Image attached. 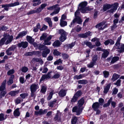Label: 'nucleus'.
<instances>
[{
    "label": "nucleus",
    "instance_id": "obj_1",
    "mask_svg": "<svg viewBox=\"0 0 124 124\" xmlns=\"http://www.w3.org/2000/svg\"><path fill=\"white\" fill-rule=\"evenodd\" d=\"M84 103V100L82 98L78 101L77 106L74 107L73 108L72 111L76 112L77 115H79L82 112L84 107L83 105Z\"/></svg>",
    "mask_w": 124,
    "mask_h": 124
},
{
    "label": "nucleus",
    "instance_id": "obj_2",
    "mask_svg": "<svg viewBox=\"0 0 124 124\" xmlns=\"http://www.w3.org/2000/svg\"><path fill=\"white\" fill-rule=\"evenodd\" d=\"M87 3L86 1H83L81 2L79 4L78 9L82 13H86L92 10V8L89 7H86Z\"/></svg>",
    "mask_w": 124,
    "mask_h": 124
},
{
    "label": "nucleus",
    "instance_id": "obj_3",
    "mask_svg": "<svg viewBox=\"0 0 124 124\" xmlns=\"http://www.w3.org/2000/svg\"><path fill=\"white\" fill-rule=\"evenodd\" d=\"M59 6L58 4H56L55 5L52 6L47 8V9L49 10H52L53 9L55 10V11L50 14L52 16H53L55 14H57L59 12L60 8L59 7Z\"/></svg>",
    "mask_w": 124,
    "mask_h": 124
},
{
    "label": "nucleus",
    "instance_id": "obj_4",
    "mask_svg": "<svg viewBox=\"0 0 124 124\" xmlns=\"http://www.w3.org/2000/svg\"><path fill=\"white\" fill-rule=\"evenodd\" d=\"M58 32L61 35L60 38V40L62 42L63 41L66 39V32L63 29H60L59 30Z\"/></svg>",
    "mask_w": 124,
    "mask_h": 124
},
{
    "label": "nucleus",
    "instance_id": "obj_5",
    "mask_svg": "<svg viewBox=\"0 0 124 124\" xmlns=\"http://www.w3.org/2000/svg\"><path fill=\"white\" fill-rule=\"evenodd\" d=\"M5 39L7 40V41L5 43V44L7 45L11 42L12 41L13 37L12 36H10L9 34H6L4 35Z\"/></svg>",
    "mask_w": 124,
    "mask_h": 124
},
{
    "label": "nucleus",
    "instance_id": "obj_6",
    "mask_svg": "<svg viewBox=\"0 0 124 124\" xmlns=\"http://www.w3.org/2000/svg\"><path fill=\"white\" fill-rule=\"evenodd\" d=\"M116 47V49H118V51L120 53H122L124 52V44L121 43L118 46H115L114 48Z\"/></svg>",
    "mask_w": 124,
    "mask_h": 124
},
{
    "label": "nucleus",
    "instance_id": "obj_7",
    "mask_svg": "<svg viewBox=\"0 0 124 124\" xmlns=\"http://www.w3.org/2000/svg\"><path fill=\"white\" fill-rule=\"evenodd\" d=\"M47 112V109L43 110L42 109H40L39 111H35V114L36 115H44L46 114Z\"/></svg>",
    "mask_w": 124,
    "mask_h": 124
},
{
    "label": "nucleus",
    "instance_id": "obj_8",
    "mask_svg": "<svg viewBox=\"0 0 124 124\" xmlns=\"http://www.w3.org/2000/svg\"><path fill=\"white\" fill-rule=\"evenodd\" d=\"M44 50L43 51L42 53V56L43 57H46L47 55L50 53V50L47 46L45 47Z\"/></svg>",
    "mask_w": 124,
    "mask_h": 124
},
{
    "label": "nucleus",
    "instance_id": "obj_9",
    "mask_svg": "<svg viewBox=\"0 0 124 124\" xmlns=\"http://www.w3.org/2000/svg\"><path fill=\"white\" fill-rule=\"evenodd\" d=\"M39 88V86L38 84H32L30 87L31 91V92H36L37 89Z\"/></svg>",
    "mask_w": 124,
    "mask_h": 124
},
{
    "label": "nucleus",
    "instance_id": "obj_10",
    "mask_svg": "<svg viewBox=\"0 0 124 124\" xmlns=\"http://www.w3.org/2000/svg\"><path fill=\"white\" fill-rule=\"evenodd\" d=\"M28 43L27 42H22L18 44V46L19 47H23V48H26L28 46Z\"/></svg>",
    "mask_w": 124,
    "mask_h": 124
},
{
    "label": "nucleus",
    "instance_id": "obj_11",
    "mask_svg": "<svg viewBox=\"0 0 124 124\" xmlns=\"http://www.w3.org/2000/svg\"><path fill=\"white\" fill-rule=\"evenodd\" d=\"M91 33L90 31H88L85 33L79 34L78 36L79 37L82 38H86L88 36L91 35H90Z\"/></svg>",
    "mask_w": 124,
    "mask_h": 124
},
{
    "label": "nucleus",
    "instance_id": "obj_12",
    "mask_svg": "<svg viewBox=\"0 0 124 124\" xmlns=\"http://www.w3.org/2000/svg\"><path fill=\"white\" fill-rule=\"evenodd\" d=\"M103 51V53L102 54V57L105 58L108 56L109 52V49H104Z\"/></svg>",
    "mask_w": 124,
    "mask_h": 124
},
{
    "label": "nucleus",
    "instance_id": "obj_13",
    "mask_svg": "<svg viewBox=\"0 0 124 124\" xmlns=\"http://www.w3.org/2000/svg\"><path fill=\"white\" fill-rule=\"evenodd\" d=\"M104 23H101L97 25L95 27L99 30H102L104 29Z\"/></svg>",
    "mask_w": 124,
    "mask_h": 124
},
{
    "label": "nucleus",
    "instance_id": "obj_14",
    "mask_svg": "<svg viewBox=\"0 0 124 124\" xmlns=\"http://www.w3.org/2000/svg\"><path fill=\"white\" fill-rule=\"evenodd\" d=\"M100 106V104L98 102H96L93 104L92 106V108L94 111H96L99 108Z\"/></svg>",
    "mask_w": 124,
    "mask_h": 124
},
{
    "label": "nucleus",
    "instance_id": "obj_15",
    "mask_svg": "<svg viewBox=\"0 0 124 124\" xmlns=\"http://www.w3.org/2000/svg\"><path fill=\"white\" fill-rule=\"evenodd\" d=\"M66 93V91L65 90L62 89L59 93V95L61 97L65 96Z\"/></svg>",
    "mask_w": 124,
    "mask_h": 124
},
{
    "label": "nucleus",
    "instance_id": "obj_16",
    "mask_svg": "<svg viewBox=\"0 0 124 124\" xmlns=\"http://www.w3.org/2000/svg\"><path fill=\"white\" fill-rule=\"evenodd\" d=\"M27 32L26 31H23L22 32L20 33L18 36L16 37V39H18L26 35Z\"/></svg>",
    "mask_w": 124,
    "mask_h": 124
},
{
    "label": "nucleus",
    "instance_id": "obj_17",
    "mask_svg": "<svg viewBox=\"0 0 124 124\" xmlns=\"http://www.w3.org/2000/svg\"><path fill=\"white\" fill-rule=\"evenodd\" d=\"M114 41L113 40L111 39H110L106 40L104 42V44L106 46L109 44L111 45H113L114 44Z\"/></svg>",
    "mask_w": 124,
    "mask_h": 124
},
{
    "label": "nucleus",
    "instance_id": "obj_18",
    "mask_svg": "<svg viewBox=\"0 0 124 124\" xmlns=\"http://www.w3.org/2000/svg\"><path fill=\"white\" fill-rule=\"evenodd\" d=\"M8 116L6 114H5L2 113L0 114V121H3L6 119Z\"/></svg>",
    "mask_w": 124,
    "mask_h": 124
},
{
    "label": "nucleus",
    "instance_id": "obj_19",
    "mask_svg": "<svg viewBox=\"0 0 124 124\" xmlns=\"http://www.w3.org/2000/svg\"><path fill=\"white\" fill-rule=\"evenodd\" d=\"M39 53V51H33L32 52H29L25 54V55L26 56H31L33 54H36Z\"/></svg>",
    "mask_w": 124,
    "mask_h": 124
},
{
    "label": "nucleus",
    "instance_id": "obj_20",
    "mask_svg": "<svg viewBox=\"0 0 124 124\" xmlns=\"http://www.w3.org/2000/svg\"><path fill=\"white\" fill-rule=\"evenodd\" d=\"M19 108H18L16 109L13 113V114L15 116H18L20 115V113L19 111Z\"/></svg>",
    "mask_w": 124,
    "mask_h": 124
},
{
    "label": "nucleus",
    "instance_id": "obj_21",
    "mask_svg": "<svg viewBox=\"0 0 124 124\" xmlns=\"http://www.w3.org/2000/svg\"><path fill=\"white\" fill-rule=\"evenodd\" d=\"M6 82V80H5L4 81L0 87V91H3L5 89V83Z\"/></svg>",
    "mask_w": 124,
    "mask_h": 124
},
{
    "label": "nucleus",
    "instance_id": "obj_22",
    "mask_svg": "<svg viewBox=\"0 0 124 124\" xmlns=\"http://www.w3.org/2000/svg\"><path fill=\"white\" fill-rule=\"evenodd\" d=\"M44 21L47 22L49 25V26L51 27L52 26V23L51 21V19L50 18L47 17L46 18H45L44 19Z\"/></svg>",
    "mask_w": 124,
    "mask_h": 124
},
{
    "label": "nucleus",
    "instance_id": "obj_23",
    "mask_svg": "<svg viewBox=\"0 0 124 124\" xmlns=\"http://www.w3.org/2000/svg\"><path fill=\"white\" fill-rule=\"evenodd\" d=\"M20 90H18L16 91H11L9 93V94L12 96H14L19 92Z\"/></svg>",
    "mask_w": 124,
    "mask_h": 124
},
{
    "label": "nucleus",
    "instance_id": "obj_24",
    "mask_svg": "<svg viewBox=\"0 0 124 124\" xmlns=\"http://www.w3.org/2000/svg\"><path fill=\"white\" fill-rule=\"evenodd\" d=\"M111 86L110 84H109L105 86L104 87V93H106L108 91Z\"/></svg>",
    "mask_w": 124,
    "mask_h": 124
},
{
    "label": "nucleus",
    "instance_id": "obj_25",
    "mask_svg": "<svg viewBox=\"0 0 124 124\" xmlns=\"http://www.w3.org/2000/svg\"><path fill=\"white\" fill-rule=\"evenodd\" d=\"M26 39L27 41L31 44L33 43V42L34 41V39L30 36H27Z\"/></svg>",
    "mask_w": 124,
    "mask_h": 124
},
{
    "label": "nucleus",
    "instance_id": "obj_26",
    "mask_svg": "<svg viewBox=\"0 0 124 124\" xmlns=\"http://www.w3.org/2000/svg\"><path fill=\"white\" fill-rule=\"evenodd\" d=\"M84 74H81L79 75L75 76L74 77V79H75L78 80L81 79L84 77Z\"/></svg>",
    "mask_w": 124,
    "mask_h": 124
},
{
    "label": "nucleus",
    "instance_id": "obj_27",
    "mask_svg": "<svg viewBox=\"0 0 124 124\" xmlns=\"http://www.w3.org/2000/svg\"><path fill=\"white\" fill-rule=\"evenodd\" d=\"M84 43L91 48H93L95 46L94 45H92L91 42H87V41H84Z\"/></svg>",
    "mask_w": 124,
    "mask_h": 124
},
{
    "label": "nucleus",
    "instance_id": "obj_28",
    "mask_svg": "<svg viewBox=\"0 0 124 124\" xmlns=\"http://www.w3.org/2000/svg\"><path fill=\"white\" fill-rule=\"evenodd\" d=\"M119 77V75L116 74H114L113 75L112 78V80L113 81H114L118 78Z\"/></svg>",
    "mask_w": 124,
    "mask_h": 124
},
{
    "label": "nucleus",
    "instance_id": "obj_29",
    "mask_svg": "<svg viewBox=\"0 0 124 124\" xmlns=\"http://www.w3.org/2000/svg\"><path fill=\"white\" fill-rule=\"evenodd\" d=\"M74 19H75V22L80 24H81L82 21L81 18L79 17L75 18Z\"/></svg>",
    "mask_w": 124,
    "mask_h": 124
},
{
    "label": "nucleus",
    "instance_id": "obj_30",
    "mask_svg": "<svg viewBox=\"0 0 124 124\" xmlns=\"http://www.w3.org/2000/svg\"><path fill=\"white\" fill-rule=\"evenodd\" d=\"M78 83L79 84L85 85L88 83V82L87 80L84 79L78 80Z\"/></svg>",
    "mask_w": 124,
    "mask_h": 124
},
{
    "label": "nucleus",
    "instance_id": "obj_31",
    "mask_svg": "<svg viewBox=\"0 0 124 124\" xmlns=\"http://www.w3.org/2000/svg\"><path fill=\"white\" fill-rule=\"evenodd\" d=\"M60 24L61 27H64L67 25V22L63 20H60Z\"/></svg>",
    "mask_w": 124,
    "mask_h": 124
},
{
    "label": "nucleus",
    "instance_id": "obj_32",
    "mask_svg": "<svg viewBox=\"0 0 124 124\" xmlns=\"http://www.w3.org/2000/svg\"><path fill=\"white\" fill-rule=\"evenodd\" d=\"M59 111H57V114L54 118V119L55 121H59L61 120V118L60 116L59 113H58Z\"/></svg>",
    "mask_w": 124,
    "mask_h": 124
},
{
    "label": "nucleus",
    "instance_id": "obj_33",
    "mask_svg": "<svg viewBox=\"0 0 124 124\" xmlns=\"http://www.w3.org/2000/svg\"><path fill=\"white\" fill-rule=\"evenodd\" d=\"M119 58L115 56L113 57L111 61V63L112 64L114 63L119 60Z\"/></svg>",
    "mask_w": 124,
    "mask_h": 124
},
{
    "label": "nucleus",
    "instance_id": "obj_34",
    "mask_svg": "<svg viewBox=\"0 0 124 124\" xmlns=\"http://www.w3.org/2000/svg\"><path fill=\"white\" fill-rule=\"evenodd\" d=\"M2 8H4V9L5 10L8 11V10L9 7H11L10 4H6L5 5H2Z\"/></svg>",
    "mask_w": 124,
    "mask_h": 124
},
{
    "label": "nucleus",
    "instance_id": "obj_35",
    "mask_svg": "<svg viewBox=\"0 0 124 124\" xmlns=\"http://www.w3.org/2000/svg\"><path fill=\"white\" fill-rule=\"evenodd\" d=\"M78 120L76 116H74L72 117L71 120V123L72 124H75L77 122Z\"/></svg>",
    "mask_w": 124,
    "mask_h": 124
},
{
    "label": "nucleus",
    "instance_id": "obj_36",
    "mask_svg": "<svg viewBox=\"0 0 124 124\" xmlns=\"http://www.w3.org/2000/svg\"><path fill=\"white\" fill-rule=\"evenodd\" d=\"M60 45V42L58 40L55 41L53 44V46L54 47H58Z\"/></svg>",
    "mask_w": 124,
    "mask_h": 124
},
{
    "label": "nucleus",
    "instance_id": "obj_37",
    "mask_svg": "<svg viewBox=\"0 0 124 124\" xmlns=\"http://www.w3.org/2000/svg\"><path fill=\"white\" fill-rule=\"evenodd\" d=\"M112 100V97H111L110 99L108 101V102L107 103L104 104L103 105V107H107L109 106Z\"/></svg>",
    "mask_w": 124,
    "mask_h": 124
},
{
    "label": "nucleus",
    "instance_id": "obj_38",
    "mask_svg": "<svg viewBox=\"0 0 124 124\" xmlns=\"http://www.w3.org/2000/svg\"><path fill=\"white\" fill-rule=\"evenodd\" d=\"M112 6L111 5L109 4H107L105 5L103 8V9L104 11H106L107 10L109 9Z\"/></svg>",
    "mask_w": 124,
    "mask_h": 124
},
{
    "label": "nucleus",
    "instance_id": "obj_39",
    "mask_svg": "<svg viewBox=\"0 0 124 124\" xmlns=\"http://www.w3.org/2000/svg\"><path fill=\"white\" fill-rule=\"evenodd\" d=\"M47 36V34L46 33H43L42 34V36L40 37V40H45Z\"/></svg>",
    "mask_w": 124,
    "mask_h": 124
},
{
    "label": "nucleus",
    "instance_id": "obj_40",
    "mask_svg": "<svg viewBox=\"0 0 124 124\" xmlns=\"http://www.w3.org/2000/svg\"><path fill=\"white\" fill-rule=\"evenodd\" d=\"M122 38V36L121 35L120 37L118 38L115 44V46H118L119 44H121L120 42Z\"/></svg>",
    "mask_w": 124,
    "mask_h": 124
},
{
    "label": "nucleus",
    "instance_id": "obj_41",
    "mask_svg": "<svg viewBox=\"0 0 124 124\" xmlns=\"http://www.w3.org/2000/svg\"><path fill=\"white\" fill-rule=\"evenodd\" d=\"M23 100L20 97L18 98L15 100V103L17 104H18L21 103V102H22Z\"/></svg>",
    "mask_w": 124,
    "mask_h": 124
},
{
    "label": "nucleus",
    "instance_id": "obj_42",
    "mask_svg": "<svg viewBox=\"0 0 124 124\" xmlns=\"http://www.w3.org/2000/svg\"><path fill=\"white\" fill-rule=\"evenodd\" d=\"M44 44L42 45L41 44H39L38 45V48L39 49L41 50L45 48V47L46 46H44Z\"/></svg>",
    "mask_w": 124,
    "mask_h": 124
},
{
    "label": "nucleus",
    "instance_id": "obj_43",
    "mask_svg": "<svg viewBox=\"0 0 124 124\" xmlns=\"http://www.w3.org/2000/svg\"><path fill=\"white\" fill-rule=\"evenodd\" d=\"M118 4L117 3H116L113 5H111L112 6L111 7L115 11H116L117 9V6H118Z\"/></svg>",
    "mask_w": 124,
    "mask_h": 124
},
{
    "label": "nucleus",
    "instance_id": "obj_44",
    "mask_svg": "<svg viewBox=\"0 0 124 124\" xmlns=\"http://www.w3.org/2000/svg\"><path fill=\"white\" fill-rule=\"evenodd\" d=\"M53 54L54 55L58 56L61 54V53L56 49H54L53 52Z\"/></svg>",
    "mask_w": 124,
    "mask_h": 124
},
{
    "label": "nucleus",
    "instance_id": "obj_45",
    "mask_svg": "<svg viewBox=\"0 0 124 124\" xmlns=\"http://www.w3.org/2000/svg\"><path fill=\"white\" fill-rule=\"evenodd\" d=\"M46 89L47 88L46 86H42L41 90L42 93H44L46 92Z\"/></svg>",
    "mask_w": 124,
    "mask_h": 124
},
{
    "label": "nucleus",
    "instance_id": "obj_46",
    "mask_svg": "<svg viewBox=\"0 0 124 124\" xmlns=\"http://www.w3.org/2000/svg\"><path fill=\"white\" fill-rule=\"evenodd\" d=\"M6 41L4 37V38H2L0 40V45L2 46L3 45Z\"/></svg>",
    "mask_w": 124,
    "mask_h": 124
},
{
    "label": "nucleus",
    "instance_id": "obj_47",
    "mask_svg": "<svg viewBox=\"0 0 124 124\" xmlns=\"http://www.w3.org/2000/svg\"><path fill=\"white\" fill-rule=\"evenodd\" d=\"M28 95V94L25 93H22L20 95V96L23 99L25 98Z\"/></svg>",
    "mask_w": 124,
    "mask_h": 124
},
{
    "label": "nucleus",
    "instance_id": "obj_48",
    "mask_svg": "<svg viewBox=\"0 0 124 124\" xmlns=\"http://www.w3.org/2000/svg\"><path fill=\"white\" fill-rule=\"evenodd\" d=\"M51 44V42L45 39L44 40V42L43 43V44L44 45H50Z\"/></svg>",
    "mask_w": 124,
    "mask_h": 124
},
{
    "label": "nucleus",
    "instance_id": "obj_49",
    "mask_svg": "<svg viewBox=\"0 0 124 124\" xmlns=\"http://www.w3.org/2000/svg\"><path fill=\"white\" fill-rule=\"evenodd\" d=\"M95 63L94 62H91L89 64L87 65V66L89 68H92L94 65Z\"/></svg>",
    "mask_w": 124,
    "mask_h": 124
},
{
    "label": "nucleus",
    "instance_id": "obj_50",
    "mask_svg": "<svg viewBox=\"0 0 124 124\" xmlns=\"http://www.w3.org/2000/svg\"><path fill=\"white\" fill-rule=\"evenodd\" d=\"M28 70V68L26 67H23L21 69L22 71L24 72H26Z\"/></svg>",
    "mask_w": 124,
    "mask_h": 124
},
{
    "label": "nucleus",
    "instance_id": "obj_51",
    "mask_svg": "<svg viewBox=\"0 0 124 124\" xmlns=\"http://www.w3.org/2000/svg\"><path fill=\"white\" fill-rule=\"evenodd\" d=\"M82 94L81 92V91H79L77 92L74 95L78 98Z\"/></svg>",
    "mask_w": 124,
    "mask_h": 124
},
{
    "label": "nucleus",
    "instance_id": "obj_52",
    "mask_svg": "<svg viewBox=\"0 0 124 124\" xmlns=\"http://www.w3.org/2000/svg\"><path fill=\"white\" fill-rule=\"evenodd\" d=\"M60 76V74L59 73H57L55 74L53 77V78L55 79L58 78Z\"/></svg>",
    "mask_w": 124,
    "mask_h": 124
},
{
    "label": "nucleus",
    "instance_id": "obj_53",
    "mask_svg": "<svg viewBox=\"0 0 124 124\" xmlns=\"http://www.w3.org/2000/svg\"><path fill=\"white\" fill-rule=\"evenodd\" d=\"M103 73L104 77L107 78L108 77L109 75V73L108 72L105 70L103 71Z\"/></svg>",
    "mask_w": 124,
    "mask_h": 124
},
{
    "label": "nucleus",
    "instance_id": "obj_54",
    "mask_svg": "<svg viewBox=\"0 0 124 124\" xmlns=\"http://www.w3.org/2000/svg\"><path fill=\"white\" fill-rule=\"evenodd\" d=\"M78 98L74 95L73 96L71 101V102H75L78 99Z\"/></svg>",
    "mask_w": 124,
    "mask_h": 124
},
{
    "label": "nucleus",
    "instance_id": "obj_55",
    "mask_svg": "<svg viewBox=\"0 0 124 124\" xmlns=\"http://www.w3.org/2000/svg\"><path fill=\"white\" fill-rule=\"evenodd\" d=\"M11 7H13L16 6L20 4V3L18 2H16L10 4Z\"/></svg>",
    "mask_w": 124,
    "mask_h": 124
},
{
    "label": "nucleus",
    "instance_id": "obj_56",
    "mask_svg": "<svg viewBox=\"0 0 124 124\" xmlns=\"http://www.w3.org/2000/svg\"><path fill=\"white\" fill-rule=\"evenodd\" d=\"M53 94V91H52L50 93L49 95L47 98L48 100H50L51 99Z\"/></svg>",
    "mask_w": 124,
    "mask_h": 124
},
{
    "label": "nucleus",
    "instance_id": "obj_57",
    "mask_svg": "<svg viewBox=\"0 0 124 124\" xmlns=\"http://www.w3.org/2000/svg\"><path fill=\"white\" fill-rule=\"evenodd\" d=\"M62 63V61L60 59H59L55 62H54V65L59 64L60 63Z\"/></svg>",
    "mask_w": 124,
    "mask_h": 124
},
{
    "label": "nucleus",
    "instance_id": "obj_58",
    "mask_svg": "<svg viewBox=\"0 0 124 124\" xmlns=\"http://www.w3.org/2000/svg\"><path fill=\"white\" fill-rule=\"evenodd\" d=\"M15 72L14 70L13 69L10 70L8 71L7 72L8 75H9L11 74H13Z\"/></svg>",
    "mask_w": 124,
    "mask_h": 124
},
{
    "label": "nucleus",
    "instance_id": "obj_59",
    "mask_svg": "<svg viewBox=\"0 0 124 124\" xmlns=\"http://www.w3.org/2000/svg\"><path fill=\"white\" fill-rule=\"evenodd\" d=\"M11 51L10 50H9V48H8L6 52V54L8 55H12V53Z\"/></svg>",
    "mask_w": 124,
    "mask_h": 124
},
{
    "label": "nucleus",
    "instance_id": "obj_60",
    "mask_svg": "<svg viewBox=\"0 0 124 124\" xmlns=\"http://www.w3.org/2000/svg\"><path fill=\"white\" fill-rule=\"evenodd\" d=\"M47 79L45 74L43 75H42L41 78L40 79V81L41 82L45 79Z\"/></svg>",
    "mask_w": 124,
    "mask_h": 124
},
{
    "label": "nucleus",
    "instance_id": "obj_61",
    "mask_svg": "<svg viewBox=\"0 0 124 124\" xmlns=\"http://www.w3.org/2000/svg\"><path fill=\"white\" fill-rule=\"evenodd\" d=\"M121 82V80L120 79H118V80L116 82L114 83V84L115 85H117V86H119L120 85V83Z\"/></svg>",
    "mask_w": 124,
    "mask_h": 124
},
{
    "label": "nucleus",
    "instance_id": "obj_62",
    "mask_svg": "<svg viewBox=\"0 0 124 124\" xmlns=\"http://www.w3.org/2000/svg\"><path fill=\"white\" fill-rule=\"evenodd\" d=\"M16 46L15 45H13L10 47L9 48V50L11 51H14L16 48Z\"/></svg>",
    "mask_w": 124,
    "mask_h": 124
},
{
    "label": "nucleus",
    "instance_id": "obj_63",
    "mask_svg": "<svg viewBox=\"0 0 124 124\" xmlns=\"http://www.w3.org/2000/svg\"><path fill=\"white\" fill-rule=\"evenodd\" d=\"M6 93V92L5 91H2L0 95V98H1L2 97H4Z\"/></svg>",
    "mask_w": 124,
    "mask_h": 124
},
{
    "label": "nucleus",
    "instance_id": "obj_64",
    "mask_svg": "<svg viewBox=\"0 0 124 124\" xmlns=\"http://www.w3.org/2000/svg\"><path fill=\"white\" fill-rule=\"evenodd\" d=\"M62 57L64 59H66L68 58L69 57V56L67 54H62Z\"/></svg>",
    "mask_w": 124,
    "mask_h": 124
}]
</instances>
